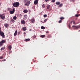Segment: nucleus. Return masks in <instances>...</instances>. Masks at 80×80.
Wrapping results in <instances>:
<instances>
[{"mask_svg":"<svg viewBox=\"0 0 80 80\" xmlns=\"http://www.w3.org/2000/svg\"><path fill=\"white\" fill-rule=\"evenodd\" d=\"M12 5L14 7H18L20 5V3L18 2H16L14 3Z\"/></svg>","mask_w":80,"mask_h":80,"instance_id":"nucleus-1","label":"nucleus"},{"mask_svg":"<svg viewBox=\"0 0 80 80\" xmlns=\"http://www.w3.org/2000/svg\"><path fill=\"white\" fill-rule=\"evenodd\" d=\"M25 2L26 3L25 4V5L26 6H29L31 2L30 1H28L27 0H25Z\"/></svg>","mask_w":80,"mask_h":80,"instance_id":"nucleus-2","label":"nucleus"},{"mask_svg":"<svg viewBox=\"0 0 80 80\" xmlns=\"http://www.w3.org/2000/svg\"><path fill=\"white\" fill-rule=\"evenodd\" d=\"M1 18L2 20H5V15L4 14H0V18Z\"/></svg>","mask_w":80,"mask_h":80,"instance_id":"nucleus-3","label":"nucleus"},{"mask_svg":"<svg viewBox=\"0 0 80 80\" xmlns=\"http://www.w3.org/2000/svg\"><path fill=\"white\" fill-rule=\"evenodd\" d=\"M72 27L75 29L77 30L78 28H80V25L78 26H72Z\"/></svg>","mask_w":80,"mask_h":80,"instance_id":"nucleus-4","label":"nucleus"},{"mask_svg":"<svg viewBox=\"0 0 80 80\" xmlns=\"http://www.w3.org/2000/svg\"><path fill=\"white\" fill-rule=\"evenodd\" d=\"M6 42V40H2V41L0 42V46H2V45H3L4 43Z\"/></svg>","mask_w":80,"mask_h":80,"instance_id":"nucleus-5","label":"nucleus"},{"mask_svg":"<svg viewBox=\"0 0 80 80\" xmlns=\"http://www.w3.org/2000/svg\"><path fill=\"white\" fill-rule=\"evenodd\" d=\"M8 50H11L12 49V46L9 45L8 46Z\"/></svg>","mask_w":80,"mask_h":80,"instance_id":"nucleus-6","label":"nucleus"},{"mask_svg":"<svg viewBox=\"0 0 80 80\" xmlns=\"http://www.w3.org/2000/svg\"><path fill=\"white\" fill-rule=\"evenodd\" d=\"M21 23L22 24H23V25H24V24H25V22L24 20H22L21 21Z\"/></svg>","mask_w":80,"mask_h":80,"instance_id":"nucleus-7","label":"nucleus"},{"mask_svg":"<svg viewBox=\"0 0 80 80\" xmlns=\"http://www.w3.org/2000/svg\"><path fill=\"white\" fill-rule=\"evenodd\" d=\"M31 21L32 23H34L35 21V19L34 18H33L31 19Z\"/></svg>","mask_w":80,"mask_h":80,"instance_id":"nucleus-8","label":"nucleus"},{"mask_svg":"<svg viewBox=\"0 0 80 80\" xmlns=\"http://www.w3.org/2000/svg\"><path fill=\"white\" fill-rule=\"evenodd\" d=\"M38 1L37 0H36L34 2V4L35 5H37V4H38Z\"/></svg>","mask_w":80,"mask_h":80,"instance_id":"nucleus-9","label":"nucleus"},{"mask_svg":"<svg viewBox=\"0 0 80 80\" xmlns=\"http://www.w3.org/2000/svg\"><path fill=\"white\" fill-rule=\"evenodd\" d=\"M17 30H16V31H15V32L14 33V36H17Z\"/></svg>","mask_w":80,"mask_h":80,"instance_id":"nucleus-10","label":"nucleus"},{"mask_svg":"<svg viewBox=\"0 0 80 80\" xmlns=\"http://www.w3.org/2000/svg\"><path fill=\"white\" fill-rule=\"evenodd\" d=\"M9 25H8V24L7 23L5 24L4 25V26H5V27L6 28H7V27H8Z\"/></svg>","mask_w":80,"mask_h":80,"instance_id":"nucleus-11","label":"nucleus"},{"mask_svg":"<svg viewBox=\"0 0 80 80\" xmlns=\"http://www.w3.org/2000/svg\"><path fill=\"white\" fill-rule=\"evenodd\" d=\"M22 29L23 31H26L27 30V28L26 27H23Z\"/></svg>","mask_w":80,"mask_h":80,"instance_id":"nucleus-12","label":"nucleus"},{"mask_svg":"<svg viewBox=\"0 0 80 80\" xmlns=\"http://www.w3.org/2000/svg\"><path fill=\"white\" fill-rule=\"evenodd\" d=\"M47 19H46L44 20V22H43V21H41V22L42 23H45V22H47Z\"/></svg>","mask_w":80,"mask_h":80,"instance_id":"nucleus-13","label":"nucleus"},{"mask_svg":"<svg viewBox=\"0 0 80 80\" xmlns=\"http://www.w3.org/2000/svg\"><path fill=\"white\" fill-rule=\"evenodd\" d=\"M48 38H52V35L49 34L48 36Z\"/></svg>","mask_w":80,"mask_h":80,"instance_id":"nucleus-14","label":"nucleus"},{"mask_svg":"<svg viewBox=\"0 0 80 80\" xmlns=\"http://www.w3.org/2000/svg\"><path fill=\"white\" fill-rule=\"evenodd\" d=\"M30 39L29 38H28V39H26L24 40V41L25 42H28V41H30Z\"/></svg>","mask_w":80,"mask_h":80,"instance_id":"nucleus-15","label":"nucleus"},{"mask_svg":"<svg viewBox=\"0 0 80 80\" xmlns=\"http://www.w3.org/2000/svg\"><path fill=\"white\" fill-rule=\"evenodd\" d=\"M23 12L24 13H27V12H28V10L27 9H25V10H24Z\"/></svg>","mask_w":80,"mask_h":80,"instance_id":"nucleus-16","label":"nucleus"},{"mask_svg":"<svg viewBox=\"0 0 80 80\" xmlns=\"http://www.w3.org/2000/svg\"><path fill=\"white\" fill-rule=\"evenodd\" d=\"M12 9L10 8H8V11H9V12H10V11H12Z\"/></svg>","mask_w":80,"mask_h":80,"instance_id":"nucleus-17","label":"nucleus"},{"mask_svg":"<svg viewBox=\"0 0 80 80\" xmlns=\"http://www.w3.org/2000/svg\"><path fill=\"white\" fill-rule=\"evenodd\" d=\"M14 12H14V11H11L10 12V14H13V13Z\"/></svg>","mask_w":80,"mask_h":80,"instance_id":"nucleus-18","label":"nucleus"},{"mask_svg":"<svg viewBox=\"0 0 80 80\" xmlns=\"http://www.w3.org/2000/svg\"><path fill=\"white\" fill-rule=\"evenodd\" d=\"M63 6V4L61 3V4H60L59 6V7H62Z\"/></svg>","mask_w":80,"mask_h":80,"instance_id":"nucleus-19","label":"nucleus"},{"mask_svg":"<svg viewBox=\"0 0 80 80\" xmlns=\"http://www.w3.org/2000/svg\"><path fill=\"white\" fill-rule=\"evenodd\" d=\"M73 22V24L74 25H76V23H75V22L74 21H72L71 22V23H72V22Z\"/></svg>","mask_w":80,"mask_h":80,"instance_id":"nucleus-20","label":"nucleus"},{"mask_svg":"<svg viewBox=\"0 0 80 80\" xmlns=\"http://www.w3.org/2000/svg\"><path fill=\"white\" fill-rule=\"evenodd\" d=\"M5 48V47H2L1 49V50L2 51V50H4Z\"/></svg>","mask_w":80,"mask_h":80,"instance_id":"nucleus-21","label":"nucleus"},{"mask_svg":"<svg viewBox=\"0 0 80 80\" xmlns=\"http://www.w3.org/2000/svg\"><path fill=\"white\" fill-rule=\"evenodd\" d=\"M17 16H14L13 17V19H14V20H17Z\"/></svg>","mask_w":80,"mask_h":80,"instance_id":"nucleus-22","label":"nucleus"},{"mask_svg":"<svg viewBox=\"0 0 80 80\" xmlns=\"http://www.w3.org/2000/svg\"><path fill=\"white\" fill-rule=\"evenodd\" d=\"M60 19L61 20H63V19H64V18L63 17H62L61 18H60Z\"/></svg>","mask_w":80,"mask_h":80,"instance_id":"nucleus-23","label":"nucleus"},{"mask_svg":"<svg viewBox=\"0 0 80 80\" xmlns=\"http://www.w3.org/2000/svg\"><path fill=\"white\" fill-rule=\"evenodd\" d=\"M60 2H56V5H58L60 4Z\"/></svg>","mask_w":80,"mask_h":80,"instance_id":"nucleus-24","label":"nucleus"},{"mask_svg":"<svg viewBox=\"0 0 80 80\" xmlns=\"http://www.w3.org/2000/svg\"><path fill=\"white\" fill-rule=\"evenodd\" d=\"M62 20H60L59 21H58V23H62Z\"/></svg>","mask_w":80,"mask_h":80,"instance_id":"nucleus-25","label":"nucleus"},{"mask_svg":"<svg viewBox=\"0 0 80 80\" xmlns=\"http://www.w3.org/2000/svg\"><path fill=\"white\" fill-rule=\"evenodd\" d=\"M41 28L42 29H45V28L44 27H43V26H42L41 27Z\"/></svg>","mask_w":80,"mask_h":80,"instance_id":"nucleus-26","label":"nucleus"},{"mask_svg":"<svg viewBox=\"0 0 80 80\" xmlns=\"http://www.w3.org/2000/svg\"><path fill=\"white\" fill-rule=\"evenodd\" d=\"M45 37V35L41 36V38H44Z\"/></svg>","mask_w":80,"mask_h":80,"instance_id":"nucleus-27","label":"nucleus"},{"mask_svg":"<svg viewBox=\"0 0 80 80\" xmlns=\"http://www.w3.org/2000/svg\"><path fill=\"white\" fill-rule=\"evenodd\" d=\"M36 38V36L34 35L32 37V39H34V38Z\"/></svg>","mask_w":80,"mask_h":80,"instance_id":"nucleus-28","label":"nucleus"},{"mask_svg":"<svg viewBox=\"0 0 80 80\" xmlns=\"http://www.w3.org/2000/svg\"><path fill=\"white\" fill-rule=\"evenodd\" d=\"M11 22H12V23H14V22H15V20L13 19H11Z\"/></svg>","mask_w":80,"mask_h":80,"instance_id":"nucleus-29","label":"nucleus"},{"mask_svg":"<svg viewBox=\"0 0 80 80\" xmlns=\"http://www.w3.org/2000/svg\"><path fill=\"white\" fill-rule=\"evenodd\" d=\"M47 9H49L50 8V5H48L47 6Z\"/></svg>","mask_w":80,"mask_h":80,"instance_id":"nucleus-30","label":"nucleus"},{"mask_svg":"<svg viewBox=\"0 0 80 80\" xmlns=\"http://www.w3.org/2000/svg\"><path fill=\"white\" fill-rule=\"evenodd\" d=\"M43 17H44V18H46V17H47V14L44 15Z\"/></svg>","mask_w":80,"mask_h":80,"instance_id":"nucleus-31","label":"nucleus"},{"mask_svg":"<svg viewBox=\"0 0 80 80\" xmlns=\"http://www.w3.org/2000/svg\"><path fill=\"white\" fill-rule=\"evenodd\" d=\"M8 52H9V53L10 54V53H12V51L8 50Z\"/></svg>","mask_w":80,"mask_h":80,"instance_id":"nucleus-32","label":"nucleus"},{"mask_svg":"<svg viewBox=\"0 0 80 80\" xmlns=\"http://www.w3.org/2000/svg\"><path fill=\"white\" fill-rule=\"evenodd\" d=\"M45 4H43L42 6V8H45Z\"/></svg>","mask_w":80,"mask_h":80,"instance_id":"nucleus-33","label":"nucleus"},{"mask_svg":"<svg viewBox=\"0 0 80 80\" xmlns=\"http://www.w3.org/2000/svg\"><path fill=\"white\" fill-rule=\"evenodd\" d=\"M79 15H80L76 14L75 17H79Z\"/></svg>","mask_w":80,"mask_h":80,"instance_id":"nucleus-34","label":"nucleus"},{"mask_svg":"<svg viewBox=\"0 0 80 80\" xmlns=\"http://www.w3.org/2000/svg\"><path fill=\"white\" fill-rule=\"evenodd\" d=\"M55 0H52V2L53 3H54V2H55Z\"/></svg>","mask_w":80,"mask_h":80,"instance_id":"nucleus-35","label":"nucleus"},{"mask_svg":"<svg viewBox=\"0 0 80 80\" xmlns=\"http://www.w3.org/2000/svg\"><path fill=\"white\" fill-rule=\"evenodd\" d=\"M15 8H13L12 9V11L14 12H15Z\"/></svg>","mask_w":80,"mask_h":80,"instance_id":"nucleus-36","label":"nucleus"},{"mask_svg":"<svg viewBox=\"0 0 80 80\" xmlns=\"http://www.w3.org/2000/svg\"><path fill=\"white\" fill-rule=\"evenodd\" d=\"M3 58V57L2 56L0 57V59H2Z\"/></svg>","mask_w":80,"mask_h":80,"instance_id":"nucleus-37","label":"nucleus"},{"mask_svg":"<svg viewBox=\"0 0 80 80\" xmlns=\"http://www.w3.org/2000/svg\"><path fill=\"white\" fill-rule=\"evenodd\" d=\"M49 0H45V2H48V1H49Z\"/></svg>","mask_w":80,"mask_h":80,"instance_id":"nucleus-38","label":"nucleus"},{"mask_svg":"<svg viewBox=\"0 0 80 80\" xmlns=\"http://www.w3.org/2000/svg\"><path fill=\"white\" fill-rule=\"evenodd\" d=\"M6 60H5V59H4V60H2V61H3V62H4V61H5Z\"/></svg>","mask_w":80,"mask_h":80,"instance_id":"nucleus-39","label":"nucleus"},{"mask_svg":"<svg viewBox=\"0 0 80 80\" xmlns=\"http://www.w3.org/2000/svg\"><path fill=\"white\" fill-rule=\"evenodd\" d=\"M46 33H49V32H48V31H47V32H46Z\"/></svg>","mask_w":80,"mask_h":80,"instance_id":"nucleus-40","label":"nucleus"},{"mask_svg":"<svg viewBox=\"0 0 80 80\" xmlns=\"http://www.w3.org/2000/svg\"><path fill=\"white\" fill-rule=\"evenodd\" d=\"M23 34H26V32H24Z\"/></svg>","mask_w":80,"mask_h":80,"instance_id":"nucleus-41","label":"nucleus"},{"mask_svg":"<svg viewBox=\"0 0 80 80\" xmlns=\"http://www.w3.org/2000/svg\"><path fill=\"white\" fill-rule=\"evenodd\" d=\"M20 34V32H18V35H19Z\"/></svg>","mask_w":80,"mask_h":80,"instance_id":"nucleus-42","label":"nucleus"},{"mask_svg":"<svg viewBox=\"0 0 80 80\" xmlns=\"http://www.w3.org/2000/svg\"><path fill=\"white\" fill-rule=\"evenodd\" d=\"M29 31H32L31 29H30V30H29Z\"/></svg>","mask_w":80,"mask_h":80,"instance_id":"nucleus-43","label":"nucleus"},{"mask_svg":"<svg viewBox=\"0 0 80 80\" xmlns=\"http://www.w3.org/2000/svg\"><path fill=\"white\" fill-rule=\"evenodd\" d=\"M78 32H80V30L78 31Z\"/></svg>","mask_w":80,"mask_h":80,"instance_id":"nucleus-44","label":"nucleus"},{"mask_svg":"<svg viewBox=\"0 0 80 80\" xmlns=\"http://www.w3.org/2000/svg\"><path fill=\"white\" fill-rule=\"evenodd\" d=\"M69 28H70V26H69Z\"/></svg>","mask_w":80,"mask_h":80,"instance_id":"nucleus-45","label":"nucleus"},{"mask_svg":"<svg viewBox=\"0 0 80 80\" xmlns=\"http://www.w3.org/2000/svg\"><path fill=\"white\" fill-rule=\"evenodd\" d=\"M34 62H35V61H34Z\"/></svg>","mask_w":80,"mask_h":80,"instance_id":"nucleus-46","label":"nucleus"}]
</instances>
